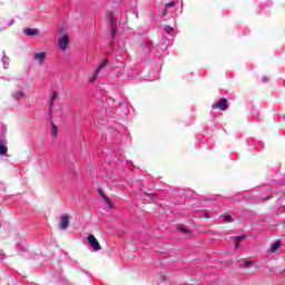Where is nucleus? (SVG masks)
<instances>
[{"label": "nucleus", "instance_id": "1", "mask_svg": "<svg viewBox=\"0 0 285 285\" xmlns=\"http://www.w3.org/2000/svg\"><path fill=\"white\" fill-rule=\"evenodd\" d=\"M212 108L213 110H217V108L218 110H223V111L228 110V100H226V98H220L218 100V104H214Z\"/></svg>", "mask_w": 285, "mask_h": 285}, {"label": "nucleus", "instance_id": "2", "mask_svg": "<svg viewBox=\"0 0 285 285\" xmlns=\"http://www.w3.org/2000/svg\"><path fill=\"white\" fill-rule=\"evenodd\" d=\"M46 57H48V53L46 51L36 52L33 55V61H37L39 66H43Z\"/></svg>", "mask_w": 285, "mask_h": 285}, {"label": "nucleus", "instance_id": "3", "mask_svg": "<svg viewBox=\"0 0 285 285\" xmlns=\"http://www.w3.org/2000/svg\"><path fill=\"white\" fill-rule=\"evenodd\" d=\"M87 242L94 248V250H101V245L99 244V240L95 237V235H89L87 237Z\"/></svg>", "mask_w": 285, "mask_h": 285}, {"label": "nucleus", "instance_id": "4", "mask_svg": "<svg viewBox=\"0 0 285 285\" xmlns=\"http://www.w3.org/2000/svg\"><path fill=\"white\" fill-rule=\"evenodd\" d=\"M68 226H70V217L68 215H62L60 217L59 228L61 230H66V228H68Z\"/></svg>", "mask_w": 285, "mask_h": 285}, {"label": "nucleus", "instance_id": "5", "mask_svg": "<svg viewBox=\"0 0 285 285\" xmlns=\"http://www.w3.org/2000/svg\"><path fill=\"white\" fill-rule=\"evenodd\" d=\"M60 50H66L68 48V43H70V38L68 36H62L58 39Z\"/></svg>", "mask_w": 285, "mask_h": 285}, {"label": "nucleus", "instance_id": "6", "mask_svg": "<svg viewBox=\"0 0 285 285\" xmlns=\"http://www.w3.org/2000/svg\"><path fill=\"white\" fill-rule=\"evenodd\" d=\"M106 63H107V61L105 60L99 65L96 72L94 73V76L89 79L90 83H95V81H97V77L101 72V69L106 68Z\"/></svg>", "mask_w": 285, "mask_h": 285}, {"label": "nucleus", "instance_id": "7", "mask_svg": "<svg viewBox=\"0 0 285 285\" xmlns=\"http://www.w3.org/2000/svg\"><path fill=\"white\" fill-rule=\"evenodd\" d=\"M23 33H24L27 37H37V35H39V29H30V28H27V29H23Z\"/></svg>", "mask_w": 285, "mask_h": 285}, {"label": "nucleus", "instance_id": "8", "mask_svg": "<svg viewBox=\"0 0 285 285\" xmlns=\"http://www.w3.org/2000/svg\"><path fill=\"white\" fill-rule=\"evenodd\" d=\"M12 97L13 99H23V97H26V94L23 92V90H16L12 92Z\"/></svg>", "mask_w": 285, "mask_h": 285}, {"label": "nucleus", "instance_id": "9", "mask_svg": "<svg viewBox=\"0 0 285 285\" xmlns=\"http://www.w3.org/2000/svg\"><path fill=\"white\" fill-rule=\"evenodd\" d=\"M8 153V145L6 141H0V155H6Z\"/></svg>", "mask_w": 285, "mask_h": 285}, {"label": "nucleus", "instance_id": "10", "mask_svg": "<svg viewBox=\"0 0 285 285\" xmlns=\"http://www.w3.org/2000/svg\"><path fill=\"white\" fill-rule=\"evenodd\" d=\"M279 246H282V243L279 242H274L271 246V253H275L276 250L279 249Z\"/></svg>", "mask_w": 285, "mask_h": 285}, {"label": "nucleus", "instance_id": "11", "mask_svg": "<svg viewBox=\"0 0 285 285\" xmlns=\"http://www.w3.org/2000/svg\"><path fill=\"white\" fill-rule=\"evenodd\" d=\"M115 35H117L115 19L111 18V37L115 39Z\"/></svg>", "mask_w": 285, "mask_h": 285}, {"label": "nucleus", "instance_id": "12", "mask_svg": "<svg viewBox=\"0 0 285 285\" xmlns=\"http://www.w3.org/2000/svg\"><path fill=\"white\" fill-rule=\"evenodd\" d=\"M55 99H57V92L53 91L51 95V101L49 104L50 110H52V107L55 106Z\"/></svg>", "mask_w": 285, "mask_h": 285}, {"label": "nucleus", "instance_id": "13", "mask_svg": "<svg viewBox=\"0 0 285 285\" xmlns=\"http://www.w3.org/2000/svg\"><path fill=\"white\" fill-rule=\"evenodd\" d=\"M58 128L56 127L55 122H51V135H53V137H57L58 135Z\"/></svg>", "mask_w": 285, "mask_h": 285}, {"label": "nucleus", "instance_id": "14", "mask_svg": "<svg viewBox=\"0 0 285 285\" xmlns=\"http://www.w3.org/2000/svg\"><path fill=\"white\" fill-rule=\"evenodd\" d=\"M2 63H3V68H8V66H10V58L8 57H3L2 58Z\"/></svg>", "mask_w": 285, "mask_h": 285}, {"label": "nucleus", "instance_id": "15", "mask_svg": "<svg viewBox=\"0 0 285 285\" xmlns=\"http://www.w3.org/2000/svg\"><path fill=\"white\" fill-rule=\"evenodd\" d=\"M102 197L106 202V204H108V206L112 207V203L110 202V199H108V197H106V195L102 194Z\"/></svg>", "mask_w": 285, "mask_h": 285}, {"label": "nucleus", "instance_id": "16", "mask_svg": "<svg viewBox=\"0 0 285 285\" xmlns=\"http://www.w3.org/2000/svg\"><path fill=\"white\" fill-rule=\"evenodd\" d=\"M165 32L170 35V32H173V27H165Z\"/></svg>", "mask_w": 285, "mask_h": 285}, {"label": "nucleus", "instance_id": "17", "mask_svg": "<svg viewBox=\"0 0 285 285\" xmlns=\"http://www.w3.org/2000/svg\"><path fill=\"white\" fill-rule=\"evenodd\" d=\"M250 264H253V261H245L244 262L245 268H248V266H250Z\"/></svg>", "mask_w": 285, "mask_h": 285}, {"label": "nucleus", "instance_id": "18", "mask_svg": "<svg viewBox=\"0 0 285 285\" xmlns=\"http://www.w3.org/2000/svg\"><path fill=\"white\" fill-rule=\"evenodd\" d=\"M178 230H181V233H188V229L184 226L178 227Z\"/></svg>", "mask_w": 285, "mask_h": 285}, {"label": "nucleus", "instance_id": "19", "mask_svg": "<svg viewBox=\"0 0 285 285\" xmlns=\"http://www.w3.org/2000/svg\"><path fill=\"white\" fill-rule=\"evenodd\" d=\"M14 24V20H9L7 21V27L10 28V26H13Z\"/></svg>", "mask_w": 285, "mask_h": 285}, {"label": "nucleus", "instance_id": "20", "mask_svg": "<svg viewBox=\"0 0 285 285\" xmlns=\"http://www.w3.org/2000/svg\"><path fill=\"white\" fill-rule=\"evenodd\" d=\"M174 6H175V2H168V3L166 4V8H174Z\"/></svg>", "mask_w": 285, "mask_h": 285}, {"label": "nucleus", "instance_id": "21", "mask_svg": "<svg viewBox=\"0 0 285 285\" xmlns=\"http://www.w3.org/2000/svg\"><path fill=\"white\" fill-rule=\"evenodd\" d=\"M225 222H233V217H230V216H225Z\"/></svg>", "mask_w": 285, "mask_h": 285}, {"label": "nucleus", "instance_id": "22", "mask_svg": "<svg viewBox=\"0 0 285 285\" xmlns=\"http://www.w3.org/2000/svg\"><path fill=\"white\" fill-rule=\"evenodd\" d=\"M244 239V236H239L236 238V246H238L239 240Z\"/></svg>", "mask_w": 285, "mask_h": 285}, {"label": "nucleus", "instance_id": "23", "mask_svg": "<svg viewBox=\"0 0 285 285\" xmlns=\"http://www.w3.org/2000/svg\"><path fill=\"white\" fill-rule=\"evenodd\" d=\"M160 279H161L163 282H166V279H168V277H166V275H160Z\"/></svg>", "mask_w": 285, "mask_h": 285}, {"label": "nucleus", "instance_id": "24", "mask_svg": "<svg viewBox=\"0 0 285 285\" xmlns=\"http://www.w3.org/2000/svg\"><path fill=\"white\" fill-rule=\"evenodd\" d=\"M118 48H126V43H118Z\"/></svg>", "mask_w": 285, "mask_h": 285}, {"label": "nucleus", "instance_id": "25", "mask_svg": "<svg viewBox=\"0 0 285 285\" xmlns=\"http://www.w3.org/2000/svg\"><path fill=\"white\" fill-rule=\"evenodd\" d=\"M263 81H264V83H266V77H263Z\"/></svg>", "mask_w": 285, "mask_h": 285}]
</instances>
